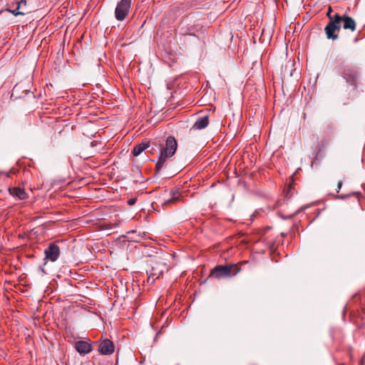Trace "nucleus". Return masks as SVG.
I'll return each instance as SVG.
<instances>
[{
    "instance_id": "obj_1",
    "label": "nucleus",
    "mask_w": 365,
    "mask_h": 365,
    "mask_svg": "<svg viewBox=\"0 0 365 365\" xmlns=\"http://www.w3.org/2000/svg\"><path fill=\"white\" fill-rule=\"evenodd\" d=\"M341 76L349 85L346 90L348 99L356 98L359 95L358 87L360 78L358 69L346 66L341 71Z\"/></svg>"
},
{
    "instance_id": "obj_2",
    "label": "nucleus",
    "mask_w": 365,
    "mask_h": 365,
    "mask_svg": "<svg viewBox=\"0 0 365 365\" xmlns=\"http://www.w3.org/2000/svg\"><path fill=\"white\" fill-rule=\"evenodd\" d=\"M177 148L178 143L176 139L174 136L169 135L166 138L165 144H162L160 146V153L155 163L156 173H159L167 160L175 155Z\"/></svg>"
},
{
    "instance_id": "obj_3",
    "label": "nucleus",
    "mask_w": 365,
    "mask_h": 365,
    "mask_svg": "<svg viewBox=\"0 0 365 365\" xmlns=\"http://www.w3.org/2000/svg\"><path fill=\"white\" fill-rule=\"evenodd\" d=\"M241 270L237 264H227L225 265H217L211 269L209 278L217 279L230 278L235 276Z\"/></svg>"
},
{
    "instance_id": "obj_4",
    "label": "nucleus",
    "mask_w": 365,
    "mask_h": 365,
    "mask_svg": "<svg viewBox=\"0 0 365 365\" xmlns=\"http://www.w3.org/2000/svg\"><path fill=\"white\" fill-rule=\"evenodd\" d=\"M341 18L339 14L334 15V19H331L324 28V31L328 39L336 40L339 38L336 31L341 29Z\"/></svg>"
},
{
    "instance_id": "obj_5",
    "label": "nucleus",
    "mask_w": 365,
    "mask_h": 365,
    "mask_svg": "<svg viewBox=\"0 0 365 365\" xmlns=\"http://www.w3.org/2000/svg\"><path fill=\"white\" fill-rule=\"evenodd\" d=\"M132 0H120L115 9V18L119 21H124L129 15Z\"/></svg>"
},
{
    "instance_id": "obj_6",
    "label": "nucleus",
    "mask_w": 365,
    "mask_h": 365,
    "mask_svg": "<svg viewBox=\"0 0 365 365\" xmlns=\"http://www.w3.org/2000/svg\"><path fill=\"white\" fill-rule=\"evenodd\" d=\"M165 269V264L158 258L150 259L148 263L146 273L153 276L160 277Z\"/></svg>"
},
{
    "instance_id": "obj_7",
    "label": "nucleus",
    "mask_w": 365,
    "mask_h": 365,
    "mask_svg": "<svg viewBox=\"0 0 365 365\" xmlns=\"http://www.w3.org/2000/svg\"><path fill=\"white\" fill-rule=\"evenodd\" d=\"M60 253V247L58 246L57 242L50 243L48 247L44 250V260H49L54 262L58 259Z\"/></svg>"
},
{
    "instance_id": "obj_8",
    "label": "nucleus",
    "mask_w": 365,
    "mask_h": 365,
    "mask_svg": "<svg viewBox=\"0 0 365 365\" xmlns=\"http://www.w3.org/2000/svg\"><path fill=\"white\" fill-rule=\"evenodd\" d=\"M115 351V345L113 342L108 339H101L98 341V351L102 355H110Z\"/></svg>"
},
{
    "instance_id": "obj_9",
    "label": "nucleus",
    "mask_w": 365,
    "mask_h": 365,
    "mask_svg": "<svg viewBox=\"0 0 365 365\" xmlns=\"http://www.w3.org/2000/svg\"><path fill=\"white\" fill-rule=\"evenodd\" d=\"M9 194L19 200H26L29 197L28 194L24 188L20 187H13L9 188Z\"/></svg>"
},
{
    "instance_id": "obj_10",
    "label": "nucleus",
    "mask_w": 365,
    "mask_h": 365,
    "mask_svg": "<svg viewBox=\"0 0 365 365\" xmlns=\"http://www.w3.org/2000/svg\"><path fill=\"white\" fill-rule=\"evenodd\" d=\"M209 115H205L199 116L192 126V130H197L205 128L209 124Z\"/></svg>"
},
{
    "instance_id": "obj_11",
    "label": "nucleus",
    "mask_w": 365,
    "mask_h": 365,
    "mask_svg": "<svg viewBox=\"0 0 365 365\" xmlns=\"http://www.w3.org/2000/svg\"><path fill=\"white\" fill-rule=\"evenodd\" d=\"M75 348L80 354H87L92 351L91 344L86 341L76 342Z\"/></svg>"
},
{
    "instance_id": "obj_12",
    "label": "nucleus",
    "mask_w": 365,
    "mask_h": 365,
    "mask_svg": "<svg viewBox=\"0 0 365 365\" xmlns=\"http://www.w3.org/2000/svg\"><path fill=\"white\" fill-rule=\"evenodd\" d=\"M344 29H349L354 31L356 29V22L354 19L347 15L341 16Z\"/></svg>"
},
{
    "instance_id": "obj_13",
    "label": "nucleus",
    "mask_w": 365,
    "mask_h": 365,
    "mask_svg": "<svg viewBox=\"0 0 365 365\" xmlns=\"http://www.w3.org/2000/svg\"><path fill=\"white\" fill-rule=\"evenodd\" d=\"M170 194V198L164 202V205L174 204L180 200V192L179 189H171Z\"/></svg>"
},
{
    "instance_id": "obj_14",
    "label": "nucleus",
    "mask_w": 365,
    "mask_h": 365,
    "mask_svg": "<svg viewBox=\"0 0 365 365\" xmlns=\"http://www.w3.org/2000/svg\"><path fill=\"white\" fill-rule=\"evenodd\" d=\"M150 146L149 141H143L134 146L132 153L134 156H138L141 154L145 150L148 148Z\"/></svg>"
},
{
    "instance_id": "obj_15",
    "label": "nucleus",
    "mask_w": 365,
    "mask_h": 365,
    "mask_svg": "<svg viewBox=\"0 0 365 365\" xmlns=\"http://www.w3.org/2000/svg\"><path fill=\"white\" fill-rule=\"evenodd\" d=\"M32 124V117L29 115H24L19 121V126L21 129H27Z\"/></svg>"
},
{
    "instance_id": "obj_16",
    "label": "nucleus",
    "mask_w": 365,
    "mask_h": 365,
    "mask_svg": "<svg viewBox=\"0 0 365 365\" xmlns=\"http://www.w3.org/2000/svg\"><path fill=\"white\" fill-rule=\"evenodd\" d=\"M359 195H360L359 192H352L346 194V195H339V196H338V197L341 200H344L346 198L350 197L351 196H356V197H359Z\"/></svg>"
},
{
    "instance_id": "obj_17",
    "label": "nucleus",
    "mask_w": 365,
    "mask_h": 365,
    "mask_svg": "<svg viewBox=\"0 0 365 365\" xmlns=\"http://www.w3.org/2000/svg\"><path fill=\"white\" fill-rule=\"evenodd\" d=\"M20 8L21 7H19V6H18L16 9L12 10V11L9 10V11L11 12L16 16H24V15H25V14H26L25 12L19 11Z\"/></svg>"
},
{
    "instance_id": "obj_18",
    "label": "nucleus",
    "mask_w": 365,
    "mask_h": 365,
    "mask_svg": "<svg viewBox=\"0 0 365 365\" xmlns=\"http://www.w3.org/2000/svg\"><path fill=\"white\" fill-rule=\"evenodd\" d=\"M148 283H150V284H153L154 283V282L155 281V279H158L159 277H157V276H153L152 274H148Z\"/></svg>"
},
{
    "instance_id": "obj_19",
    "label": "nucleus",
    "mask_w": 365,
    "mask_h": 365,
    "mask_svg": "<svg viewBox=\"0 0 365 365\" xmlns=\"http://www.w3.org/2000/svg\"><path fill=\"white\" fill-rule=\"evenodd\" d=\"M292 194H293L292 188L291 185H289L287 187V193L286 194V197H287V198L291 197Z\"/></svg>"
},
{
    "instance_id": "obj_20",
    "label": "nucleus",
    "mask_w": 365,
    "mask_h": 365,
    "mask_svg": "<svg viewBox=\"0 0 365 365\" xmlns=\"http://www.w3.org/2000/svg\"><path fill=\"white\" fill-rule=\"evenodd\" d=\"M300 211H301V209H298L297 211H295L294 212H293L291 215H289L288 216H286V217L282 216V218H284V219L292 218V217H294L296 215H297Z\"/></svg>"
},
{
    "instance_id": "obj_21",
    "label": "nucleus",
    "mask_w": 365,
    "mask_h": 365,
    "mask_svg": "<svg viewBox=\"0 0 365 365\" xmlns=\"http://www.w3.org/2000/svg\"><path fill=\"white\" fill-rule=\"evenodd\" d=\"M331 11H332L331 7L329 6L328 11L327 13V16L329 18V21H331V19H334V15L331 14Z\"/></svg>"
},
{
    "instance_id": "obj_22",
    "label": "nucleus",
    "mask_w": 365,
    "mask_h": 365,
    "mask_svg": "<svg viewBox=\"0 0 365 365\" xmlns=\"http://www.w3.org/2000/svg\"><path fill=\"white\" fill-rule=\"evenodd\" d=\"M136 202V199L135 198H130L128 200V204L129 205H135Z\"/></svg>"
},
{
    "instance_id": "obj_23",
    "label": "nucleus",
    "mask_w": 365,
    "mask_h": 365,
    "mask_svg": "<svg viewBox=\"0 0 365 365\" xmlns=\"http://www.w3.org/2000/svg\"><path fill=\"white\" fill-rule=\"evenodd\" d=\"M26 0H21L18 2L19 7H21L22 5L26 6Z\"/></svg>"
},
{
    "instance_id": "obj_24",
    "label": "nucleus",
    "mask_w": 365,
    "mask_h": 365,
    "mask_svg": "<svg viewBox=\"0 0 365 365\" xmlns=\"http://www.w3.org/2000/svg\"><path fill=\"white\" fill-rule=\"evenodd\" d=\"M342 186V182L341 181H339L338 182V185H337V189H336V192H339V190L341 189Z\"/></svg>"
},
{
    "instance_id": "obj_25",
    "label": "nucleus",
    "mask_w": 365,
    "mask_h": 365,
    "mask_svg": "<svg viewBox=\"0 0 365 365\" xmlns=\"http://www.w3.org/2000/svg\"><path fill=\"white\" fill-rule=\"evenodd\" d=\"M96 145H97V141H96V140L92 141L91 143V147H94Z\"/></svg>"
},
{
    "instance_id": "obj_26",
    "label": "nucleus",
    "mask_w": 365,
    "mask_h": 365,
    "mask_svg": "<svg viewBox=\"0 0 365 365\" xmlns=\"http://www.w3.org/2000/svg\"><path fill=\"white\" fill-rule=\"evenodd\" d=\"M159 334H160V332H158V333L156 334L155 337V339H154V341H156V339H157V337L158 336V335H159Z\"/></svg>"
}]
</instances>
